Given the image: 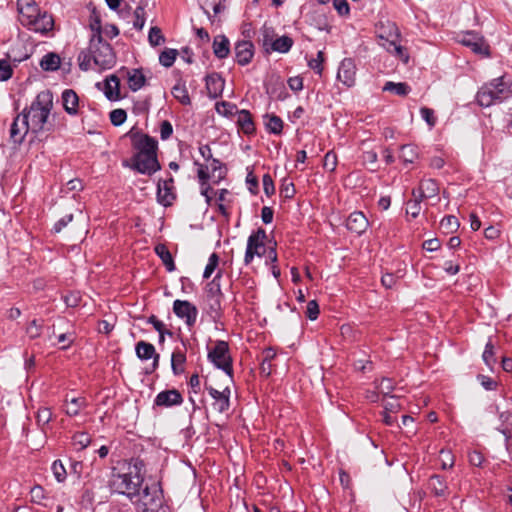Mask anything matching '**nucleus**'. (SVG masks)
Returning <instances> with one entry per match:
<instances>
[{
    "mask_svg": "<svg viewBox=\"0 0 512 512\" xmlns=\"http://www.w3.org/2000/svg\"><path fill=\"white\" fill-rule=\"evenodd\" d=\"M143 467V462L136 460L133 465L129 466L127 473L112 475L110 487L114 492L126 495L131 500L135 499L149 509L150 506L157 505V502L160 503L161 489L157 483L141 488Z\"/></svg>",
    "mask_w": 512,
    "mask_h": 512,
    "instance_id": "obj_1",
    "label": "nucleus"
},
{
    "mask_svg": "<svg viewBox=\"0 0 512 512\" xmlns=\"http://www.w3.org/2000/svg\"><path fill=\"white\" fill-rule=\"evenodd\" d=\"M52 107L53 94L49 90H44L37 94L28 110H23L22 115H29L31 132L36 134L45 130Z\"/></svg>",
    "mask_w": 512,
    "mask_h": 512,
    "instance_id": "obj_2",
    "label": "nucleus"
},
{
    "mask_svg": "<svg viewBox=\"0 0 512 512\" xmlns=\"http://www.w3.org/2000/svg\"><path fill=\"white\" fill-rule=\"evenodd\" d=\"M512 97V82H505L503 77L494 79L484 85L477 93V101L482 107L501 103Z\"/></svg>",
    "mask_w": 512,
    "mask_h": 512,
    "instance_id": "obj_3",
    "label": "nucleus"
},
{
    "mask_svg": "<svg viewBox=\"0 0 512 512\" xmlns=\"http://www.w3.org/2000/svg\"><path fill=\"white\" fill-rule=\"evenodd\" d=\"M90 51L94 63L100 68H110L115 63V54L111 45L103 41L100 33V26H97V34H93L90 39Z\"/></svg>",
    "mask_w": 512,
    "mask_h": 512,
    "instance_id": "obj_4",
    "label": "nucleus"
},
{
    "mask_svg": "<svg viewBox=\"0 0 512 512\" xmlns=\"http://www.w3.org/2000/svg\"><path fill=\"white\" fill-rule=\"evenodd\" d=\"M208 359L218 368L223 370L227 375L232 376V359L229 355L228 343L218 340L215 347L208 352Z\"/></svg>",
    "mask_w": 512,
    "mask_h": 512,
    "instance_id": "obj_5",
    "label": "nucleus"
},
{
    "mask_svg": "<svg viewBox=\"0 0 512 512\" xmlns=\"http://www.w3.org/2000/svg\"><path fill=\"white\" fill-rule=\"evenodd\" d=\"M458 42L470 48L475 54L488 57L490 47L483 36L476 32L468 31L459 36Z\"/></svg>",
    "mask_w": 512,
    "mask_h": 512,
    "instance_id": "obj_6",
    "label": "nucleus"
},
{
    "mask_svg": "<svg viewBox=\"0 0 512 512\" xmlns=\"http://www.w3.org/2000/svg\"><path fill=\"white\" fill-rule=\"evenodd\" d=\"M132 161L131 168L141 174L152 175L161 168L157 154H135Z\"/></svg>",
    "mask_w": 512,
    "mask_h": 512,
    "instance_id": "obj_7",
    "label": "nucleus"
},
{
    "mask_svg": "<svg viewBox=\"0 0 512 512\" xmlns=\"http://www.w3.org/2000/svg\"><path fill=\"white\" fill-rule=\"evenodd\" d=\"M173 312L184 320L188 326H193L198 316V310L195 305L187 300H175L173 303Z\"/></svg>",
    "mask_w": 512,
    "mask_h": 512,
    "instance_id": "obj_8",
    "label": "nucleus"
},
{
    "mask_svg": "<svg viewBox=\"0 0 512 512\" xmlns=\"http://www.w3.org/2000/svg\"><path fill=\"white\" fill-rule=\"evenodd\" d=\"M356 64L352 58H344L339 65L337 80L347 88H351L356 83Z\"/></svg>",
    "mask_w": 512,
    "mask_h": 512,
    "instance_id": "obj_9",
    "label": "nucleus"
},
{
    "mask_svg": "<svg viewBox=\"0 0 512 512\" xmlns=\"http://www.w3.org/2000/svg\"><path fill=\"white\" fill-rule=\"evenodd\" d=\"M31 131L29 115H17L10 127V139L14 144H21L26 134Z\"/></svg>",
    "mask_w": 512,
    "mask_h": 512,
    "instance_id": "obj_10",
    "label": "nucleus"
},
{
    "mask_svg": "<svg viewBox=\"0 0 512 512\" xmlns=\"http://www.w3.org/2000/svg\"><path fill=\"white\" fill-rule=\"evenodd\" d=\"M131 138L134 149L138 151L136 154H157V141L153 137L131 132Z\"/></svg>",
    "mask_w": 512,
    "mask_h": 512,
    "instance_id": "obj_11",
    "label": "nucleus"
},
{
    "mask_svg": "<svg viewBox=\"0 0 512 512\" xmlns=\"http://www.w3.org/2000/svg\"><path fill=\"white\" fill-rule=\"evenodd\" d=\"M17 10L19 13V21L23 26L30 24L31 19L37 17L41 12L34 0H17Z\"/></svg>",
    "mask_w": 512,
    "mask_h": 512,
    "instance_id": "obj_12",
    "label": "nucleus"
},
{
    "mask_svg": "<svg viewBox=\"0 0 512 512\" xmlns=\"http://www.w3.org/2000/svg\"><path fill=\"white\" fill-rule=\"evenodd\" d=\"M135 352L137 357L142 361L153 359L152 369L149 372H153L157 369L160 356L156 353L153 344L146 341H139L135 346Z\"/></svg>",
    "mask_w": 512,
    "mask_h": 512,
    "instance_id": "obj_13",
    "label": "nucleus"
},
{
    "mask_svg": "<svg viewBox=\"0 0 512 512\" xmlns=\"http://www.w3.org/2000/svg\"><path fill=\"white\" fill-rule=\"evenodd\" d=\"M207 390L214 399L213 408L219 413L226 412L230 407V388L226 387L223 391H219L210 386Z\"/></svg>",
    "mask_w": 512,
    "mask_h": 512,
    "instance_id": "obj_14",
    "label": "nucleus"
},
{
    "mask_svg": "<svg viewBox=\"0 0 512 512\" xmlns=\"http://www.w3.org/2000/svg\"><path fill=\"white\" fill-rule=\"evenodd\" d=\"M25 27H28L30 30L41 33V34H47L49 31L53 29L54 26V20L51 15H49L46 12L39 13L37 17H34V19H31L30 24H25Z\"/></svg>",
    "mask_w": 512,
    "mask_h": 512,
    "instance_id": "obj_15",
    "label": "nucleus"
},
{
    "mask_svg": "<svg viewBox=\"0 0 512 512\" xmlns=\"http://www.w3.org/2000/svg\"><path fill=\"white\" fill-rule=\"evenodd\" d=\"M183 397L181 393L176 389L161 391L157 394L154 405L159 407H172L181 405Z\"/></svg>",
    "mask_w": 512,
    "mask_h": 512,
    "instance_id": "obj_16",
    "label": "nucleus"
},
{
    "mask_svg": "<svg viewBox=\"0 0 512 512\" xmlns=\"http://www.w3.org/2000/svg\"><path fill=\"white\" fill-rule=\"evenodd\" d=\"M254 46L251 41H239L235 44V59L238 64L244 66L247 65L253 55H254Z\"/></svg>",
    "mask_w": 512,
    "mask_h": 512,
    "instance_id": "obj_17",
    "label": "nucleus"
},
{
    "mask_svg": "<svg viewBox=\"0 0 512 512\" xmlns=\"http://www.w3.org/2000/svg\"><path fill=\"white\" fill-rule=\"evenodd\" d=\"M369 225L366 216L359 211H355L349 215L346 220V227L353 233L361 235L364 233Z\"/></svg>",
    "mask_w": 512,
    "mask_h": 512,
    "instance_id": "obj_18",
    "label": "nucleus"
},
{
    "mask_svg": "<svg viewBox=\"0 0 512 512\" xmlns=\"http://www.w3.org/2000/svg\"><path fill=\"white\" fill-rule=\"evenodd\" d=\"M225 81L217 73H212L206 77V89L210 98L216 99L221 96Z\"/></svg>",
    "mask_w": 512,
    "mask_h": 512,
    "instance_id": "obj_19",
    "label": "nucleus"
},
{
    "mask_svg": "<svg viewBox=\"0 0 512 512\" xmlns=\"http://www.w3.org/2000/svg\"><path fill=\"white\" fill-rule=\"evenodd\" d=\"M263 45L265 47L270 45L271 49L273 51H276L279 53H287L293 45V40L289 36L284 35V36H281V37L277 38L276 40L272 41L269 38L268 33L266 32L264 35Z\"/></svg>",
    "mask_w": 512,
    "mask_h": 512,
    "instance_id": "obj_20",
    "label": "nucleus"
},
{
    "mask_svg": "<svg viewBox=\"0 0 512 512\" xmlns=\"http://www.w3.org/2000/svg\"><path fill=\"white\" fill-rule=\"evenodd\" d=\"M62 104L69 115H76L79 107V97L72 89H65L62 92Z\"/></svg>",
    "mask_w": 512,
    "mask_h": 512,
    "instance_id": "obj_21",
    "label": "nucleus"
},
{
    "mask_svg": "<svg viewBox=\"0 0 512 512\" xmlns=\"http://www.w3.org/2000/svg\"><path fill=\"white\" fill-rule=\"evenodd\" d=\"M414 190L416 191V195H418L421 199H425L437 196L439 187L435 180L426 179L421 181L418 189Z\"/></svg>",
    "mask_w": 512,
    "mask_h": 512,
    "instance_id": "obj_22",
    "label": "nucleus"
},
{
    "mask_svg": "<svg viewBox=\"0 0 512 512\" xmlns=\"http://www.w3.org/2000/svg\"><path fill=\"white\" fill-rule=\"evenodd\" d=\"M172 183H173L172 178L158 182V187H157L158 201L163 205L170 204L171 200L174 198V196L171 193Z\"/></svg>",
    "mask_w": 512,
    "mask_h": 512,
    "instance_id": "obj_23",
    "label": "nucleus"
},
{
    "mask_svg": "<svg viewBox=\"0 0 512 512\" xmlns=\"http://www.w3.org/2000/svg\"><path fill=\"white\" fill-rule=\"evenodd\" d=\"M267 252L265 243L253 241L250 246V240H247V247L244 256L246 265L250 264L255 256L262 257Z\"/></svg>",
    "mask_w": 512,
    "mask_h": 512,
    "instance_id": "obj_24",
    "label": "nucleus"
},
{
    "mask_svg": "<svg viewBox=\"0 0 512 512\" xmlns=\"http://www.w3.org/2000/svg\"><path fill=\"white\" fill-rule=\"evenodd\" d=\"M237 124L246 135H251L255 132L252 115L248 110L243 109L238 112Z\"/></svg>",
    "mask_w": 512,
    "mask_h": 512,
    "instance_id": "obj_25",
    "label": "nucleus"
},
{
    "mask_svg": "<svg viewBox=\"0 0 512 512\" xmlns=\"http://www.w3.org/2000/svg\"><path fill=\"white\" fill-rule=\"evenodd\" d=\"M120 80L116 75H110L105 80V95L109 100L119 99Z\"/></svg>",
    "mask_w": 512,
    "mask_h": 512,
    "instance_id": "obj_26",
    "label": "nucleus"
},
{
    "mask_svg": "<svg viewBox=\"0 0 512 512\" xmlns=\"http://www.w3.org/2000/svg\"><path fill=\"white\" fill-rule=\"evenodd\" d=\"M213 51L217 58H226L230 52L229 40L224 35H219L214 38Z\"/></svg>",
    "mask_w": 512,
    "mask_h": 512,
    "instance_id": "obj_27",
    "label": "nucleus"
},
{
    "mask_svg": "<svg viewBox=\"0 0 512 512\" xmlns=\"http://www.w3.org/2000/svg\"><path fill=\"white\" fill-rule=\"evenodd\" d=\"M222 299L223 297H206L207 312L214 321L222 316Z\"/></svg>",
    "mask_w": 512,
    "mask_h": 512,
    "instance_id": "obj_28",
    "label": "nucleus"
},
{
    "mask_svg": "<svg viewBox=\"0 0 512 512\" xmlns=\"http://www.w3.org/2000/svg\"><path fill=\"white\" fill-rule=\"evenodd\" d=\"M171 93L175 99H177L182 105H190L191 99L188 94L187 87L184 82L178 81L171 90Z\"/></svg>",
    "mask_w": 512,
    "mask_h": 512,
    "instance_id": "obj_29",
    "label": "nucleus"
},
{
    "mask_svg": "<svg viewBox=\"0 0 512 512\" xmlns=\"http://www.w3.org/2000/svg\"><path fill=\"white\" fill-rule=\"evenodd\" d=\"M155 253L162 260L167 271L172 272L175 270V264H174L172 255H171L170 251L168 250V248L166 247V245H164V244L156 245Z\"/></svg>",
    "mask_w": 512,
    "mask_h": 512,
    "instance_id": "obj_30",
    "label": "nucleus"
},
{
    "mask_svg": "<svg viewBox=\"0 0 512 512\" xmlns=\"http://www.w3.org/2000/svg\"><path fill=\"white\" fill-rule=\"evenodd\" d=\"M65 413L69 416H76L79 414L81 408L86 406V400L83 397H73L69 399L66 397Z\"/></svg>",
    "mask_w": 512,
    "mask_h": 512,
    "instance_id": "obj_31",
    "label": "nucleus"
},
{
    "mask_svg": "<svg viewBox=\"0 0 512 512\" xmlns=\"http://www.w3.org/2000/svg\"><path fill=\"white\" fill-rule=\"evenodd\" d=\"M266 129L273 134L280 135L283 130L282 119L274 114H266L264 116Z\"/></svg>",
    "mask_w": 512,
    "mask_h": 512,
    "instance_id": "obj_32",
    "label": "nucleus"
},
{
    "mask_svg": "<svg viewBox=\"0 0 512 512\" xmlns=\"http://www.w3.org/2000/svg\"><path fill=\"white\" fill-rule=\"evenodd\" d=\"M40 67L44 71H56L60 67V57L55 53H47L40 61Z\"/></svg>",
    "mask_w": 512,
    "mask_h": 512,
    "instance_id": "obj_33",
    "label": "nucleus"
},
{
    "mask_svg": "<svg viewBox=\"0 0 512 512\" xmlns=\"http://www.w3.org/2000/svg\"><path fill=\"white\" fill-rule=\"evenodd\" d=\"M145 76L138 69L128 72V85L132 91H138L145 85Z\"/></svg>",
    "mask_w": 512,
    "mask_h": 512,
    "instance_id": "obj_34",
    "label": "nucleus"
},
{
    "mask_svg": "<svg viewBox=\"0 0 512 512\" xmlns=\"http://www.w3.org/2000/svg\"><path fill=\"white\" fill-rule=\"evenodd\" d=\"M43 331V321L38 319H33L28 323L25 329V333L30 340H35L42 335Z\"/></svg>",
    "mask_w": 512,
    "mask_h": 512,
    "instance_id": "obj_35",
    "label": "nucleus"
},
{
    "mask_svg": "<svg viewBox=\"0 0 512 512\" xmlns=\"http://www.w3.org/2000/svg\"><path fill=\"white\" fill-rule=\"evenodd\" d=\"M186 361V355L184 352L176 349L171 356V368L174 375H179L183 372L182 365Z\"/></svg>",
    "mask_w": 512,
    "mask_h": 512,
    "instance_id": "obj_36",
    "label": "nucleus"
},
{
    "mask_svg": "<svg viewBox=\"0 0 512 512\" xmlns=\"http://www.w3.org/2000/svg\"><path fill=\"white\" fill-rule=\"evenodd\" d=\"M411 88L406 83H395L388 81L383 87V91L393 92L399 96H406L410 92Z\"/></svg>",
    "mask_w": 512,
    "mask_h": 512,
    "instance_id": "obj_37",
    "label": "nucleus"
},
{
    "mask_svg": "<svg viewBox=\"0 0 512 512\" xmlns=\"http://www.w3.org/2000/svg\"><path fill=\"white\" fill-rule=\"evenodd\" d=\"M418 157L417 148L414 145L406 144L400 148V159L404 163H413Z\"/></svg>",
    "mask_w": 512,
    "mask_h": 512,
    "instance_id": "obj_38",
    "label": "nucleus"
},
{
    "mask_svg": "<svg viewBox=\"0 0 512 512\" xmlns=\"http://www.w3.org/2000/svg\"><path fill=\"white\" fill-rule=\"evenodd\" d=\"M500 421L501 425L498 429L508 439L512 432V413L508 411L501 412Z\"/></svg>",
    "mask_w": 512,
    "mask_h": 512,
    "instance_id": "obj_39",
    "label": "nucleus"
},
{
    "mask_svg": "<svg viewBox=\"0 0 512 512\" xmlns=\"http://www.w3.org/2000/svg\"><path fill=\"white\" fill-rule=\"evenodd\" d=\"M429 485L436 496H444L446 494L447 486L441 476L433 475L430 478Z\"/></svg>",
    "mask_w": 512,
    "mask_h": 512,
    "instance_id": "obj_40",
    "label": "nucleus"
},
{
    "mask_svg": "<svg viewBox=\"0 0 512 512\" xmlns=\"http://www.w3.org/2000/svg\"><path fill=\"white\" fill-rule=\"evenodd\" d=\"M220 272L217 273V275L213 278L211 282L207 284L206 287V297H223V293L221 291L220 286Z\"/></svg>",
    "mask_w": 512,
    "mask_h": 512,
    "instance_id": "obj_41",
    "label": "nucleus"
},
{
    "mask_svg": "<svg viewBox=\"0 0 512 512\" xmlns=\"http://www.w3.org/2000/svg\"><path fill=\"white\" fill-rule=\"evenodd\" d=\"M412 195H413V199L408 201L406 213L410 214L413 218H416V217H418V215L421 212V201L423 199H421L418 195H416L415 190L412 191Z\"/></svg>",
    "mask_w": 512,
    "mask_h": 512,
    "instance_id": "obj_42",
    "label": "nucleus"
},
{
    "mask_svg": "<svg viewBox=\"0 0 512 512\" xmlns=\"http://www.w3.org/2000/svg\"><path fill=\"white\" fill-rule=\"evenodd\" d=\"M215 109L218 114L226 117L232 116L239 112L235 104L226 101L216 103Z\"/></svg>",
    "mask_w": 512,
    "mask_h": 512,
    "instance_id": "obj_43",
    "label": "nucleus"
},
{
    "mask_svg": "<svg viewBox=\"0 0 512 512\" xmlns=\"http://www.w3.org/2000/svg\"><path fill=\"white\" fill-rule=\"evenodd\" d=\"M177 55L178 52L176 49H166L160 54L159 62L164 67L169 68L174 64Z\"/></svg>",
    "mask_w": 512,
    "mask_h": 512,
    "instance_id": "obj_44",
    "label": "nucleus"
},
{
    "mask_svg": "<svg viewBox=\"0 0 512 512\" xmlns=\"http://www.w3.org/2000/svg\"><path fill=\"white\" fill-rule=\"evenodd\" d=\"M459 221L455 216L449 215L444 217L441 222L440 226L442 229L446 231V233H452L456 231L459 228Z\"/></svg>",
    "mask_w": 512,
    "mask_h": 512,
    "instance_id": "obj_45",
    "label": "nucleus"
},
{
    "mask_svg": "<svg viewBox=\"0 0 512 512\" xmlns=\"http://www.w3.org/2000/svg\"><path fill=\"white\" fill-rule=\"evenodd\" d=\"M148 41L151 46H159L165 41L161 29L157 26L151 27L148 34Z\"/></svg>",
    "mask_w": 512,
    "mask_h": 512,
    "instance_id": "obj_46",
    "label": "nucleus"
},
{
    "mask_svg": "<svg viewBox=\"0 0 512 512\" xmlns=\"http://www.w3.org/2000/svg\"><path fill=\"white\" fill-rule=\"evenodd\" d=\"M51 470L53 472L55 479L58 482L61 483L65 481L67 472L61 460H55L51 466Z\"/></svg>",
    "mask_w": 512,
    "mask_h": 512,
    "instance_id": "obj_47",
    "label": "nucleus"
},
{
    "mask_svg": "<svg viewBox=\"0 0 512 512\" xmlns=\"http://www.w3.org/2000/svg\"><path fill=\"white\" fill-rule=\"evenodd\" d=\"M52 419V412L47 407H42L36 415L37 424L41 427L47 425Z\"/></svg>",
    "mask_w": 512,
    "mask_h": 512,
    "instance_id": "obj_48",
    "label": "nucleus"
},
{
    "mask_svg": "<svg viewBox=\"0 0 512 512\" xmlns=\"http://www.w3.org/2000/svg\"><path fill=\"white\" fill-rule=\"evenodd\" d=\"M145 25V9L142 6L136 7L134 10L133 27L142 30Z\"/></svg>",
    "mask_w": 512,
    "mask_h": 512,
    "instance_id": "obj_49",
    "label": "nucleus"
},
{
    "mask_svg": "<svg viewBox=\"0 0 512 512\" xmlns=\"http://www.w3.org/2000/svg\"><path fill=\"white\" fill-rule=\"evenodd\" d=\"M110 121L114 126H120L122 125L126 118L127 114L126 111L123 109H114L110 112Z\"/></svg>",
    "mask_w": 512,
    "mask_h": 512,
    "instance_id": "obj_50",
    "label": "nucleus"
},
{
    "mask_svg": "<svg viewBox=\"0 0 512 512\" xmlns=\"http://www.w3.org/2000/svg\"><path fill=\"white\" fill-rule=\"evenodd\" d=\"M482 358L485 364L489 367L496 362V359L494 358V345L490 340L486 343Z\"/></svg>",
    "mask_w": 512,
    "mask_h": 512,
    "instance_id": "obj_51",
    "label": "nucleus"
},
{
    "mask_svg": "<svg viewBox=\"0 0 512 512\" xmlns=\"http://www.w3.org/2000/svg\"><path fill=\"white\" fill-rule=\"evenodd\" d=\"M219 263V257L216 253H212L209 257L208 263L205 267L203 277L208 279L212 273L215 271Z\"/></svg>",
    "mask_w": 512,
    "mask_h": 512,
    "instance_id": "obj_52",
    "label": "nucleus"
},
{
    "mask_svg": "<svg viewBox=\"0 0 512 512\" xmlns=\"http://www.w3.org/2000/svg\"><path fill=\"white\" fill-rule=\"evenodd\" d=\"M91 442V438L86 432H78L73 436V443L78 446L79 449L86 448Z\"/></svg>",
    "mask_w": 512,
    "mask_h": 512,
    "instance_id": "obj_53",
    "label": "nucleus"
},
{
    "mask_svg": "<svg viewBox=\"0 0 512 512\" xmlns=\"http://www.w3.org/2000/svg\"><path fill=\"white\" fill-rule=\"evenodd\" d=\"M323 167L333 172L337 167V155L333 151H329L326 153L323 161Z\"/></svg>",
    "mask_w": 512,
    "mask_h": 512,
    "instance_id": "obj_54",
    "label": "nucleus"
},
{
    "mask_svg": "<svg viewBox=\"0 0 512 512\" xmlns=\"http://www.w3.org/2000/svg\"><path fill=\"white\" fill-rule=\"evenodd\" d=\"M13 70L7 60L0 59V81H7L12 77Z\"/></svg>",
    "mask_w": 512,
    "mask_h": 512,
    "instance_id": "obj_55",
    "label": "nucleus"
},
{
    "mask_svg": "<svg viewBox=\"0 0 512 512\" xmlns=\"http://www.w3.org/2000/svg\"><path fill=\"white\" fill-rule=\"evenodd\" d=\"M91 59L93 58L90 50L89 52L81 51L78 56L80 69L83 71H87L90 68Z\"/></svg>",
    "mask_w": 512,
    "mask_h": 512,
    "instance_id": "obj_56",
    "label": "nucleus"
},
{
    "mask_svg": "<svg viewBox=\"0 0 512 512\" xmlns=\"http://www.w3.org/2000/svg\"><path fill=\"white\" fill-rule=\"evenodd\" d=\"M319 315V305L316 300H310L307 303L306 316L310 320H316Z\"/></svg>",
    "mask_w": 512,
    "mask_h": 512,
    "instance_id": "obj_57",
    "label": "nucleus"
},
{
    "mask_svg": "<svg viewBox=\"0 0 512 512\" xmlns=\"http://www.w3.org/2000/svg\"><path fill=\"white\" fill-rule=\"evenodd\" d=\"M73 220V214L69 213L59 219L53 226L55 233H60Z\"/></svg>",
    "mask_w": 512,
    "mask_h": 512,
    "instance_id": "obj_58",
    "label": "nucleus"
},
{
    "mask_svg": "<svg viewBox=\"0 0 512 512\" xmlns=\"http://www.w3.org/2000/svg\"><path fill=\"white\" fill-rule=\"evenodd\" d=\"M263 189L267 196H271L275 192L274 182L269 174H265L262 179Z\"/></svg>",
    "mask_w": 512,
    "mask_h": 512,
    "instance_id": "obj_59",
    "label": "nucleus"
},
{
    "mask_svg": "<svg viewBox=\"0 0 512 512\" xmlns=\"http://www.w3.org/2000/svg\"><path fill=\"white\" fill-rule=\"evenodd\" d=\"M440 457L443 469L451 468L454 465V458L450 451L441 450Z\"/></svg>",
    "mask_w": 512,
    "mask_h": 512,
    "instance_id": "obj_60",
    "label": "nucleus"
},
{
    "mask_svg": "<svg viewBox=\"0 0 512 512\" xmlns=\"http://www.w3.org/2000/svg\"><path fill=\"white\" fill-rule=\"evenodd\" d=\"M420 114L430 127H433L435 125L434 111L432 109L422 107L420 109Z\"/></svg>",
    "mask_w": 512,
    "mask_h": 512,
    "instance_id": "obj_61",
    "label": "nucleus"
},
{
    "mask_svg": "<svg viewBox=\"0 0 512 512\" xmlns=\"http://www.w3.org/2000/svg\"><path fill=\"white\" fill-rule=\"evenodd\" d=\"M211 169H212V174L214 177H216L219 180L224 178L225 171H224L222 164L219 160L212 159Z\"/></svg>",
    "mask_w": 512,
    "mask_h": 512,
    "instance_id": "obj_62",
    "label": "nucleus"
},
{
    "mask_svg": "<svg viewBox=\"0 0 512 512\" xmlns=\"http://www.w3.org/2000/svg\"><path fill=\"white\" fill-rule=\"evenodd\" d=\"M65 304L68 307H76L79 305L81 296L79 293L71 292L63 297Z\"/></svg>",
    "mask_w": 512,
    "mask_h": 512,
    "instance_id": "obj_63",
    "label": "nucleus"
},
{
    "mask_svg": "<svg viewBox=\"0 0 512 512\" xmlns=\"http://www.w3.org/2000/svg\"><path fill=\"white\" fill-rule=\"evenodd\" d=\"M173 133V127H172V124L165 120L161 123V126H160V136H161V139L162 140H167L168 138H170V136L172 135Z\"/></svg>",
    "mask_w": 512,
    "mask_h": 512,
    "instance_id": "obj_64",
    "label": "nucleus"
}]
</instances>
